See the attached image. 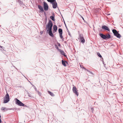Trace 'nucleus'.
<instances>
[{
    "label": "nucleus",
    "mask_w": 123,
    "mask_h": 123,
    "mask_svg": "<svg viewBox=\"0 0 123 123\" xmlns=\"http://www.w3.org/2000/svg\"><path fill=\"white\" fill-rule=\"evenodd\" d=\"M82 19H83L84 20V19L82 17Z\"/></svg>",
    "instance_id": "obj_31"
},
{
    "label": "nucleus",
    "mask_w": 123,
    "mask_h": 123,
    "mask_svg": "<svg viewBox=\"0 0 123 123\" xmlns=\"http://www.w3.org/2000/svg\"><path fill=\"white\" fill-rule=\"evenodd\" d=\"M68 33L69 35L70 36H71L70 33V32H69V31H68Z\"/></svg>",
    "instance_id": "obj_25"
},
{
    "label": "nucleus",
    "mask_w": 123,
    "mask_h": 123,
    "mask_svg": "<svg viewBox=\"0 0 123 123\" xmlns=\"http://www.w3.org/2000/svg\"><path fill=\"white\" fill-rule=\"evenodd\" d=\"M102 28L104 30H107L109 31H110L109 29L107 26L105 25H103L102 26Z\"/></svg>",
    "instance_id": "obj_11"
},
{
    "label": "nucleus",
    "mask_w": 123,
    "mask_h": 123,
    "mask_svg": "<svg viewBox=\"0 0 123 123\" xmlns=\"http://www.w3.org/2000/svg\"><path fill=\"white\" fill-rule=\"evenodd\" d=\"M53 29L56 32L57 30V27L56 25H54L53 26Z\"/></svg>",
    "instance_id": "obj_16"
},
{
    "label": "nucleus",
    "mask_w": 123,
    "mask_h": 123,
    "mask_svg": "<svg viewBox=\"0 0 123 123\" xmlns=\"http://www.w3.org/2000/svg\"><path fill=\"white\" fill-rule=\"evenodd\" d=\"M64 24H65V25L66 27V28H67H67H67V26H66V25L65 23V22H64Z\"/></svg>",
    "instance_id": "obj_26"
},
{
    "label": "nucleus",
    "mask_w": 123,
    "mask_h": 123,
    "mask_svg": "<svg viewBox=\"0 0 123 123\" xmlns=\"http://www.w3.org/2000/svg\"><path fill=\"white\" fill-rule=\"evenodd\" d=\"M58 44V46L59 47H60V46H61V45L59 43Z\"/></svg>",
    "instance_id": "obj_27"
},
{
    "label": "nucleus",
    "mask_w": 123,
    "mask_h": 123,
    "mask_svg": "<svg viewBox=\"0 0 123 123\" xmlns=\"http://www.w3.org/2000/svg\"><path fill=\"white\" fill-rule=\"evenodd\" d=\"M53 25V24L51 20H50L49 21L47 25L46 26V28L47 29V31L49 30H51L52 29V28Z\"/></svg>",
    "instance_id": "obj_2"
},
{
    "label": "nucleus",
    "mask_w": 123,
    "mask_h": 123,
    "mask_svg": "<svg viewBox=\"0 0 123 123\" xmlns=\"http://www.w3.org/2000/svg\"><path fill=\"white\" fill-rule=\"evenodd\" d=\"M55 47L57 49H58V47L56 45H55Z\"/></svg>",
    "instance_id": "obj_24"
},
{
    "label": "nucleus",
    "mask_w": 123,
    "mask_h": 123,
    "mask_svg": "<svg viewBox=\"0 0 123 123\" xmlns=\"http://www.w3.org/2000/svg\"><path fill=\"white\" fill-rule=\"evenodd\" d=\"M58 31L60 38L61 39L62 38H63V37L62 36V29H59Z\"/></svg>",
    "instance_id": "obj_10"
},
{
    "label": "nucleus",
    "mask_w": 123,
    "mask_h": 123,
    "mask_svg": "<svg viewBox=\"0 0 123 123\" xmlns=\"http://www.w3.org/2000/svg\"><path fill=\"white\" fill-rule=\"evenodd\" d=\"M87 70V71L90 73V74H90V75L92 76V75H94L90 71L88 70Z\"/></svg>",
    "instance_id": "obj_21"
},
{
    "label": "nucleus",
    "mask_w": 123,
    "mask_h": 123,
    "mask_svg": "<svg viewBox=\"0 0 123 123\" xmlns=\"http://www.w3.org/2000/svg\"><path fill=\"white\" fill-rule=\"evenodd\" d=\"M60 51L61 54L63 55L64 56H66V55H65V53L63 51L60 50Z\"/></svg>",
    "instance_id": "obj_15"
},
{
    "label": "nucleus",
    "mask_w": 123,
    "mask_h": 123,
    "mask_svg": "<svg viewBox=\"0 0 123 123\" xmlns=\"http://www.w3.org/2000/svg\"><path fill=\"white\" fill-rule=\"evenodd\" d=\"M48 34L49 36L52 37H53L54 36V35L52 32V30H48Z\"/></svg>",
    "instance_id": "obj_13"
},
{
    "label": "nucleus",
    "mask_w": 123,
    "mask_h": 123,
    "mask_svg": "<svg viewBox=\"0 0 123 123\" xmlns=\"http://www.w3.org/2000/svg\"><path fill=\"white\" fill-rule=\"evenodd\" d=\"M67 31L68 32V28H67Z\"/></svg>",
    "instance_id": "obj_30"
},
{
    "label": "nucleus",
    "mask_w": 123,
    "mask_h": 123,
    "mask_svg": "<svg viewBox=\"0 0 123 123\" xmlns=\"http://www.w3.org/2000/svg\"><path fill=\"white\" fill-rule=\"evenodd\" d=\"M103 63L104 64V63L103 62H104L103 61Z\"/></svg>",
    "instance_id": "obj_35"
},
{
    "label": "nucleus",
    "mask_w": 123,
    "mask_h": 123,
    "mask_svg": "<svg viewBox=\"0 0 123 123\" xmlns=\"http://www.w3.org/2000/svg\"><path fill=\"white\" fill-rule=\"evenodd\" d=\"M48 93L51 96H54V93H53L49 91H48Z\"/></svg>",
    "instance_id": "obj_18"
},
{
    "label": "nucleus",
    "mask_w": 123,
    "mask_h": 123,
    "mask_svg": "<svg viewBox=\"0 0 123 123\" xmlns=\"http://www.w3.org/2000/svg\"><path fill=\"white\" fill-rule=\"evenodd\" d=\"M9 95L8 93H6V94L4 98V103H7L9 101Z\"/></svg>",
    "instance_id": "obj_4"
},
{
    "label": "nucleus",
    "mask_w": 123,
    "mask_h": 123,
    "mask_svg": "<svg viewBox=\"0 0 123 123\" xmlns=\"http://www.w3.org/2000/svg\"><path fill=\"white\" fill-rule=\"evenodd\" d=\"M24 106H25V107H27V106L26 105H25Z\"/></svg>",
    "instance_id": "obj_29"
},
{
    "label": "nucleus",
    "mask_w": 123,
    "mask_h": 123,
    "mask_svg": "<svg viewBox=\"0 0 123 123\" xmlns=\"http://www.w3.org/2000/svg\"><path fill=\"white\" fill-rule=\"evenodd\" d=\"M0 47H1V48H2V49H3V46H0Z\"/></svg>",
    "instance_id": "obj_28"
},
{
    "label": "nucleus",
    "mask_w": 123,
    "mask_h": 123,
    "mask_svg": "<svg viewBox=\"0 0 123 123\" xmlns=\"http://www.w3.org/2000/svg\"><path fill=\"white\" fill-rule=\"evenodd\" d=\"M15 100H16V103L17 105L20 106H24L25 105L24 104L18 99L15 98Z\"/></svg>",
    "instance_id": "obj_5"
},
{
    "label": "nucleus",
    "mask_w": 123,
    "mask_h": 123,
    "mask_svg": "<svg viewBox=\"0 0 123 123\" xmlns=\"http://www.w3.org/2000/svg\"><path fill=\"white\" fill-rule=\"evenodd\" d=\"M91 111H92V112H93V111L94 110L93 108H91Z\"/></svg>",
    "instance_id": "obj_23"
},
{
    "label": "nucleus",
    "mask_w": 123,
    "mask_h": 123,
    "mask_svg": "<svg viewBox=\"0 0 123 123\" xmlns=\"http://www.w3.org/2000/svg\"><path fill=\"white\" fill-rule=\"evenodd\" d=\"M99 36L103 39H109L111 38V36L109 34L104 35L102 33L99 34Z\"/></svg>",
    "instance_id": "obj_1"
},
{
    "label": "nucleus",
    "mask_w": 123,
    "mask_h": 123,
    "mask_svg": "<svg viewBox=\"0 0 123 123\" xmlns=\"http://www.w3.org/2000/svg\"><path fill=\"white\" fill-rule=\"evenodd\" d=\"M97 55L100 58L102 57V56L101 55H100V53H98Z\"/></svg>",
    "instance_id": "obj_22"
},
{
    "label": "nucleus",
    "mask_w": 123,
    "mask_h": 123,
    "mask_svg": "<svg viewBox=\"0 0 123 123\" xmlns=\"http://www.w3.org/2000/svg\"><path fill=\"white\" fill-rule=\"evenodd\" d=\"M79 37L81 43H84L85 42V40L84 38L83 35L82 34H80L79 35Z\"/></svg>",
    "instance_id": "obj_6"
},
{
    "label": "nucleus",
    "mask_w": 123,
    "mask_h": 123,
    "mask_svg": "<svg viewBox=\"0 0 123 123\" xmlns=\"http://www.w3.org/2000/svg\"><path fill=\"white\" fill-rule=\"evenodd\" d=\"M47 0L48 2H50L51 3L55 1V0Z\"/></svg>",
    "instance_id": "obj_20"
},
{
    "label": "nucleus",
    "mask_w": 123,
    "mask_h": 123,
    "mask_svg": "<svg viewBox=\"0 0 123 123\" xmlns=\"http://www.w3.org/2000/svg\"><path fill=\"white\" fill-rule=\"evenodd\" d=\"M55 16V15L54 13L52 14V16H51L50 17V18L54 21H55V19L54 18V17Z\"/></svg>",
    "instance_id": "obj_14"
},
{
    "label": "nucleus",
    "mask_w": 123,
    "mask_h": 123,
    "mask_svg": "<svg viewBox=\"0 0 123 123\" xmlns=\"http://www.w3.org/2000/svg\"><path fill=\"white\" fill-rule=\"evenodd\" d=\"M83 68L85 69H86L85 68Z\"/></svg>",
    "instance_id": "obj_32"
},
{
    "label": "nucleus",
    "mask_w": 123,
    "mask_h": 123,
    "mask_svg": "<svg viewBox=\"0 0 123 123\" xmlns=\"http://www.w3.org/2000/svg\"><path fill=\"white\" fill-rule=\"evenodd\" d=\"M47 20V18H46V20Z\"/></svg>",
    "instance_id": "obj_33"
},
{
    "label": "nucleus",
    "mask_w": 123,
    "mask_h": 123,
    "mask_svg": "<svg viewBox=\"0 0 123 123\" xmlns=\"http://www.w3.org/2000/svg\"><path fill=\"white\" fill-rule=\"evenodd\" d=\"M36 89H36V88H35V90H36Z\"/></svg>",
    "instance_id": "obj_34"
},
{
    "label": "nucleus",
    "mask_w": 123,
    "mask_h": 123,
    "mask_svg": "<svg viewBox=\"0 0 123 123\" xmlns=\"http://www.w3.org/2000/svg\"><path fill=\"white\" fill-rule=\"evenodd\" d=\"M43 7L45 11H47L48 9V6L47 3L45 2H43Z\"/></svg>",
    "instance_id": "obj_8"
},
{
    "label": "nucleus",
    "mask_w": 123,
    "mask_h": 123,
    "mask_svg": "<svg viewBox=\"0 0 123 123\" xmlns=\"http://www.w3.org/2000/svg\"><path fill=\"white\" fill-rule=\"evenodd\" d=\"M1 110H2L4 111H5L8 110V109L6 108L2 107L1 108Z\"/></svg>",
    "instance_id": "obj_19"
},
{
    "label": "nucleus",
    "mask_w": 123,
    "mask_h": 123,
    "mask_svg": "<svg viewBox=\"0 0 123 123\" xmlns=\"http://www.w3.org/2000/svg\"><path fill=\"white\" fill-rule=\"evenodd\" d=\"M72 90L73 92L78 96L79 95V93L77 91L76 88L75 86H74Z\"/></svg>",
    "instance_id": "obj_7"
},
{
    "label": "nucleus",
    "mask_w": 123,
    "mask_h": 123,
    "mask_svg": "<svg viewBox=\"0 0 123 123\" xmlns=\"http://www.w3.org/2000/svg\"><path fill=\"white\" fill-rule=\"evenodd\" d=\"M112 31L114 36H116L117 38H120L121 37V35L118 33V32L116 30L113 29L112 30Z\"/></svg>",
    "instance_id": "obj_3"
},
{
    "label": "nucleus",
    "mask_w": 123,
    "mask_h": 123,
    "mask_svg": "<svg viewBox=\"0 0 123 123\" xmlns=\"http://www.w3.org/2000/svg\"><path fill=\"white\" fill-rule=\"evenodd\" d=\"M38 8L40 10V12H43L44 10L42 7L39 5H38Z\"/></svg>",
    "instance_id": "obj_12"
},
{
    "label": "nucleus",
    "mask_w": 123,
    "mask_h": 123,
    "mask_svg": "<svg viewBox=\"0 0 123 123\" xmlns=\"http://www.w3.org/2000/svg\"><path fill=\"white\" fill-rule=\"evenodd\" d=\"M65 62L67 63H68V62H67L66 61H64L63 60H62V64L63 65H64L65 66H66Z\"/></svg>",
    "instance_id": "obj_17"
},
{
    "label": "nucleus",
    "mask_w": 123,
    "mask_h": 123,
    "mask_svg": "<svg viewBox=\"0 0 123 123\" xmlns=\"http://www.w3.org/2000/svg\"><path fill=\"white\" fill-rule=\"evenodd\" d=\"M54 9L56 8L57 6V3L56 2V0H55V1L51 3Z\"/></svg>",
    "instance_id": "obj_9"
}]
</instances>
